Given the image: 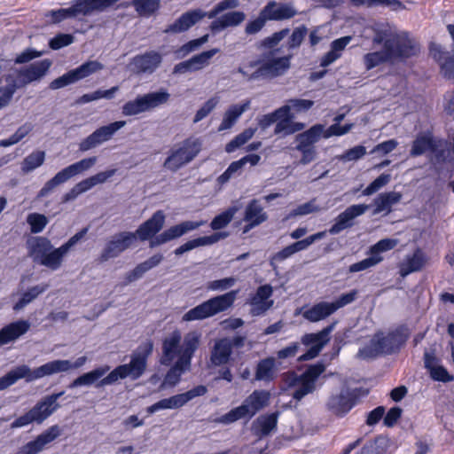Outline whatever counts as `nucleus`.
Here are the masks:
<instances>
[{
	"mask_svg": "<svg viewBox=\"0 0 454 454\" xmlns=\"http://www.w3.org/2000/svg\"><path fill=\"white\" fill-rule=\"evenodd\" d=\"M439 145L430 131L422 132L417 135L410 150V156L418 157L427 152L434 153Z\"/></svg>",
	"mask_w": 454,
	"mask_h": 454,
	"instance_id": "nucleus-33",
	"label": "nucleus"
},
{
	"mask_svg": "<svg viewBox=\"0 0 454 454\" xmlns=\"http://www.w3.org/2000/svg\"><path fill=\"white\" fill-rule=\"evenodd\" d=\"M231 349L228 338H222L215 340L211 350L210 362L215 366L226 364L231 358Z\"/></svg>",
	"mask_w": 454,
	"mask_h": 454,
	"instance_id": "nucleus-37",
	"label": "nucleus"
},
{
	"mask_svg": "<svg viewBox=\"0 0 454 454\" xmlns=\"http://www.w3.org/2000/svg\"><path fill=\"white\" fill-rule=\"evenodd\" d=\"M239 4V0H223L217 3L209 12H205L200 8L190 10L181 14V16L172 24H169L163 32L166 34H180L185 32L204 18H216L223 12L234 9L238 7Z\"/></svg>",
	"mask_w": 454,
	"mask_h": 454,
	"instance_id": "nucleus-6",
	"label": "nucleus"
},
{
	"mask_svg": "<svg viewBox=\"0 0 454 454\" xmlns=\"http://www.w3.org/2000/svg\"><path fill=\"white\" fill-rule=\"evenodd\" d=\"M27 223L29 224L32 233H39L46 227L48 219L44 215L31 213L27 216Z\"/></svg>",
	"mask_w": 454,
	"mask_h": 454,
	"instance_id": "nucleus-56",
	"label": "nucleus"
},
{
	"mask_svg": "<svg viewBox=\"0 0 454 454\" xmlns=\"http://www.w3.org/2000/svg\"><path fill=\"white\" fill-rule=\"evenodd\" d=\"M398 241L395 239H383L378 241L376 244L371 247L370 254L372 256H380V253L389 251L395 247Z\"/></svg>",
	"mask_w": 454,
	"mask_h": 454,
	"instance_id": "nucleus-61",
	"label": "nucleus"
},
{
	"mask_svg": "<svg viewBox=\"0 0 454 454\" xmlns=\"http://www.w3.org/2000/svg\"><path fill=\"white\" fill-rule=\"evenodd\" d=\"M278 412L260 416L254 422V434L260 438L269 435L278 425Z\"/></svg>",
	"mask_w": 454,
	"mask_h": 454,
	"instance_id": "nucleus-44",
	"label": "nucleus"
},
{
	"mask_svg": "<svg viewBox=\"0 0 454 454\" xmlns=\"http://www.w3.org/2000/svg\"><path fill=\"white\" fill-rule=\"evenodd\" d=\"M238 210V207L232 206L227 208L223 213L215 216L210 223L211 229L214 231H217L226 227L231 222Z\"/></svg>",
	"mask_w": 454,
	"mask_h": 454,
	"instance_id": "nucleus-51",
	"label": "nucleus"
},
{
	"mask_svg": "<svg viewBox=\"0 0 454 454\" xmlns=\"http://www.w3.org/2000/svg\"><path fill=\"white\" fill-rule=\"evenodd\" d=\"M270 393L267 390H254L247 396L242 403L227 413L216 418L218 424L230 425L239 419L250 420L257 412L270 403Z\"/></svg>",
	"mask_w": 454,
	"mask_h": 454,
	"instance_id": "nucleus-5",
	"label": "nucleus"
},
{
	"mask_svg": "<svg viewBox=\"0 0 454 454\" xmlns=\"http://www.w3.org/2000/svg\"><path fill=\"white\" fill-rule=\"evenodd\" d=\"M370 207L371 205L367 204L349 206L335 218V222L328 232L331 235H337L342 231L351 228L354 225V219L364 215Z\"/></svg>",
	"mask_w": 454,
	"mask_h": 454,
	"instance_id": "nucleus-22",
	"label": "nucleus"
},
{
	"mask_svg": "<svg viewBox=\"0 0 454 454\" xmlns=\"http://www.w3.org/2000/svg\"><path fill=\"white\" fill-rule=\"evenodd\" d=\"M116 169H109L103 172H98V174L91 176L86 179L82 180L87 191L90 190L94 186L98 184H101L106 183L110 177L114 176Z\"/></svg>",
	"mask_w": 454,
	"mask_h": 454,
	"instance_id": "nucleus-55",
	"label": "nucleus"
},
{
	"mask_svg": "<svg viewBox=\"0 0 454 454\" xmlns=\"http://www.w3.org/2000/svg\"><path fill=\"white\" fill-rule=\"evenodd\" d=\"M207 388L206 386L199 385L188 390L185 393L177 394L168 398H164L157 403L148 406L146 411L149 414H153L160 410L166 409H178L185 405L189 401L198 396L206 395Z\"/></svg>",
	"mask_w": 454,
	"mask_h": 454,
	"instance_id": "nucleus-15",
	"label": "nucleus"
},
{
	"mask_svg": "<svg viewBox=\"0 0 454 454\" xmlns=\"http://www.w3.org/2000/svg\"><path fill=\"white\" fill-rule=\"evenodd\" d=\"M402 200V194L398 192H388L380 193L373 200L375 208L372 215H378L382 212L390 213L392 207L399 203Z\"/></svg>",
	"mask_w": 454,
	"mask_h": 454,
	"instance_id": "nucleus-39",
	"label": "nucleus"
},
{
	"mask_svg": "<svg viewBox=\"0 0 454 454\" xmlns=\"http://www.w3.org/2000/svg\"><path fill=\"white\" fill-rule=\"evenodd\" d=\"M64 393L61 391L43 397L29 411L36 423L41 424L60 407L58 399Z\"/></svg>",
	"mask_w": 454,
	"mask_h": 454,
	"instance_id": "nucleus-25",
	"label": "nucleus"
},
{
	"mask_svg": "<svg viewBox=\"0 0 454 454\" xmlns=\"http://www.w3.org/2000/svg\"><path fill=\"white\" fill-rule=\"evenodd\" d=\"M51 64V60L48 59L36 61L25 68L20 69V75L23 76L22 79H24L26 84H28L44 76Z\"/></svg>",
	"mask_w": 454,
	"mask_h": 454,
	"instance_id": "nucleus-38",
	"label": "nucleus"
},
{
	"mask_svg": "<svg viewBox=\"0 0 454 454\" xmlns=\"http://www.w3.org/2000/svg\"><path fill=\"white\" fill-rule=\"evenodd\" d=\"M246 20V13L241 11H231L216 17L210 24L213 34L219 33L229 27H237Z\"/></svg>",
	"mask_w": 454,
	"mask_h": 454,
	"instance_id": "nucleus-35",
	"label": "nucleus"
},
{
	"mask_svg": "<svg viewBox=\"0 0 454 454\" xmlns=\"http://www.w3.org/2000/svg\"><path fill=\"white\" fill-rule=\"evenodd\" d=\"M104 66L97 60H89L72 69L63 75L54 79L51 82L49 88L51 90H59L67 85L75 83L76 82L84 79L90 74L103 69Z\"/></svg>",
	"mask_w": 454,
	"mask_h": 454,
	"instance_id": "nucleus-14",
	"label": "nucleus"
},
{
	"mask_svg": "<svg viewBox=\"0 0 454 454\" xmlns=\"http://www.w3.org/2000/svg\"><path fill=\"white\" fill-rule=\"evenodd\" d=\"M88 361L86 356L78 357L74 362L70 360H52L32 370L27 364H21L9 371L0 377V391L14 385L18 380L25 379L27 382H32L46 376L59 372H67L72 369L82 367Z\"/></svg>",
	"mask_w": 454,
	"mask_h": 454,
	"instance_id": "nucleus-3",
	"label": "nucleus"
},
{
	"mask_svg": "<svg viewBox=\"0 0 454 454\" xmlns=\"http://www.w3.org/2000/svg\"><path fill=\"white\" fill-rule=\"evenodd\" d=\"M383 258L381 256H372L371 254L370 257L365 258L358 262L353 263L348 267L349 273H356L359 271H363L368 270L378 263H380Z\"/></svg>",
	"mask_w": 454,
	"mask_h": 454,
	"instance_id": "nucleus-59",
	"label": "nucleus"
},
{
	"mask_svg": "<svg viewBox=\"0 0 454 454\" xmlns=\"http://www.w3.org/2000/svg\"><path fill=\"white\" fill-rule=\"evenodd\" d=\"M189 367L190 365H184L177 359L174 366L167 372L163 383L168 386H176L179 382L182 373Z\"/></svg>",
	"mask_w": 454,
	"mask_h": 454,
	"instance_id": "nucleus-54",
	"label": "nucleus"
},
{
	"mask_svg": "<svg viewBox=\"0 0 454 454\" xmlns=\"http://www.w3.org/2000/svg\"><path fill=\"white\" fill-rule=\"evenodd\" d=\"M119 90L118 86H114L109 90H98L91 93H87L78 98L74 104L82 105L100 98L111 99L114 98L115 92Z\"/></svg>",
	"mask_w": 454,
	"mask_h": 454,
	"instance_id": "nucleus-49",
	"label": "nucleus"
},
{
	"mask_svg": "<svg viewBox=\"0 0 454 454\" xmlns=\"http://www.w3.org/2000/svg\"><path fill=\"white\" fill-rule=\"evenodd\" d=\"M170 98V94L165 89L137 96L134 100L127 102L123 106L121 114H140L151 111L166 104Z\"/></svg>",
	"mask_w": 454,
	"mask_h": 454,
	"instance_id": "nucleus-13",
	"label": "nucleus"
},
{
	"mask_svg": "<svg viewBox=\"0 0 454 454\" xmlns=\"http://www.w3.org/2000/svg\"><path fill=\"white\" fill-rule=\"evenodd\" d=\"M126 121H117L97 129L90 136L80 142L79 150L81 152H87L97 148L104 143L111 140L114 135L124 127Z\"/></svg>",
	"mask_w": 454,
	"mask_h": 454,
	"instance_id": "nucleus-17",
	"label": "nucleus"
},
{
	"mask_svg": "<svg viewBox=\"0 0 454 454\" xmlns=\"http://www.w3.org/2000/svg\"><path fill=\"white\" fill-rule=\"evenodd\" d=\"M200 150L201 143L198 138H187L169 149L163 167L171 172H176L193 160Z\"/></svg>",
	"mask_w": 454,
	"mask_h": 454,
	"instance_id": "nucleus-10",
	"label": "nucleus"
},
{
	"mask_svg": "<svg viewBox=\"0 0 454 454\" xmlns=\"http://www.w3.org/2000/svg\"><path fill=\"white\" fill-rule=\"evenodd\" d=\"M336 323H333L316 333H306L301 337L304 346H311L307 352L299 356L300 362L309 361L317 357L324 346L329 341V334L333 331Z\"/></svg>",
	"mask_w": 454,
	"mask_h": 454,
	"instance_id": "nucleus-18",
	"label": "nucleus"
},
{
	"mask_svg": "<svg viewBox=\"0 0 454 454\" xmlns=\"http://www.w3.org/2000/svg\"><path fill=\"white\" fill-rule=\"evenodd\" d=\"M278 50L270 51L260 55V57L249 63L250 67H258L252 73L248 81H254L259 78H274L284 74L290 67L291 55L281 58H275L274 55Z\"/></svg>",
	"mask_w": 454,
	"mask_h": 454,
	"instance_id": "nucleus-9",
	"label": "nucleus"
},
{
	"mask_svg": "<svg viewBox=\"0 0 454 454\" xmlns=\"http://www.w3.org/2000/svg\"><path fill=\"white\" fill-rule=\"evenodd\" d=\"M267 20H284L294 18L297 11L290 4L270 1L262 9Z\"/></svg>",
	"mask_w": 454,
	"mask_h": 454,
	"instance_id": "nucleus-32",
	"label": "nucleus"
},
{
	"mask_svg": "<svg viewBox=\"0 0 454 454\" xmlns=\"http://www.w3.org/2000/svg\"><path fill=\"white\" fill-rule=\"evenodd\" d=\"M276 378V363L274 357H267L257 363L254 380L270 382Z\"/></svg>",
	"mask_w": 454,
	"mask_h": 454,
	"instance_id": "nucleus-42",
	"label": "nucleus"
},
{
	"mask_svg": "<svg viewBox=\"0 0 454 454\" xmlns=\"http://www.w3.org/2000/svg\"><path fill=\"white\" fill-rule=\"evenodd\" d=\"M28 254L33 262L51 270L60 268L64 255L60 247L54 248L45 237H33L27 240Z\"/></svg>",
	"mask_w": 454,
	"mask_h": 454,
	"instance_id": "nucleus-8",
	"label": "nucleus"
},
{
	"mask_svg": "<svg viewBox=\"0 0 454 454\" xmlns=\"http://www.w3.org/2000/svg\"><path fill=\"white\" fill-rule=\"evenodd\" d=\"M389 174H381L374 179L363 192L364 196H369L378 192L380 188L385 186L390 181Z\"/></svg>",
	"mask_w": 454,
	"mask_h": 454,
	"instance_id": "nucleus-63",
	"label": "nucleus"
},
{
	"mask_svg": "<svg viewBox=\"0 0 454 454\" xmlns=\"http://www.w3.org/2000/svg\"><path fill=\"white\" fill-rule=\"evenodd\" d=\"M182 336L179 331H174L170 336L165 338L162 342V356L160 364L163 365H170L176 356L180 355V342Z\"/></svg>",
	"mask_w": 454,
	"mask_h": 454,
	"instance_id": "nucleus-34",
	"label": "nucleus"
},
{
	"mask_svg": "<svg viewBox=\"0 0 454 454\" xmlns=\"http://www.w3.org/2000/svg\"><path fill=\"white\" fill-rule=\"evenodd\" d=\"M239 292V290H231L203 301L184 313L183 321L203 320L228 310L234 304Z\"/></svg>",
	"mask_w": 454,
	"mask_h": 454,
	"instance_id": "nucleus-7",
	"label": "nucleus"
},
{
	"mask_svg": "<svg viewBox=\"0 0 454 454\" xmlns=\"http://www.w3.org/2000/svg\"><path fill=\"white\" fill-rule=\"evenodd\" d=\"M74 42V36L73 35L59 33L49 41V47L57 51L72 44Z\"/></svg>",
	"mask_w": 454,
	"mask_h": 454,
	"instance_id": "nucleus-62",
	"label": "nucleus"
},
{
	"mask_svg": "<svg viewBox=\"0 0 454 454\" xmlns=\"http://www.w3.org/2000/svg\"><path fill=\"white\" fill-rule=\"evenodd\" d=\"M426 262L427 256L425 253L420 248H417L411 255L406 256L405 261L400 264V275L405 278L412 272L419 271Z\"/></svg>",
	"mask_w": 454,
	"mask_h": 454,
	"instance_id": "nucleus-36",
	"label": "nucleus"
},
{
	"mask_svg": "<svg viewBox=\"0 0 454 454\" xmlns=\"http://www.w3.org/2000/svg\"><path fill=\"white\" fill-rule=\"evenodd\" d=\"M334 309L328 301H320L302 313V317L309 322H318L325 319L334 313Z\"/></svg>",
	"mask_w": 454,
	"mask_h": 454,
	"instance_id": "nucleus-40",
	"label": "nucleus"
},
{
	"mask_svg": "<svg viewBox=\"0 0 454 454\" xmlns=\"http://www.w3.org/2000/svg\"><path fill=\"white\" fill-rule=\"evenodd\" d=\"M289 34L288 28H284L278 32H275L270 36L265 37L260 43V47L266 49H273L278 43Z\"/></svg>",
	"mask_w": 454,
	"mask_h": 454,
	"instance_id": "nucleus-64",
	"label": "nucleus"
},
{
	"mask_svg": "<svg viewBox=\"0 0 454 454\" xmlns=\"http://www.w3.org/2000/svg\"><path fill=\"white\" fill-rule=\"evenodd\" d=\"M364 65L367 70H371L380 64L387 62L392 59L387 50L380 51L370 52L364 55Z\"/></svg>",
	"mask_w": 454,
	"mask_h": 454,
	"instance_id": "nucleus-52",
	"label": "nucleus"
},
{
	"mask_svg": "<svg viewBox=\"0 0 454 454\" xmlns=\"http://www.w3.org/2000/svg\"><path fill=\"white\" fill-rule=\"evenodd\" d=\"M384 49L388 51L392 59H407L416 55L417 52L413 40H411L406 33L387 39L384 42Z\"/></svg>",
	"mask_w": 454,
	"mask_h": 454,
	"instance_id": "nucleus-21",
	"label": "nucleus"
},
{
	"mask_svg": "<svg viewBox=\"0 0 454 454\" xmlns=\"http://www.w3.org/2000/svg\"><path fill=\"white\" fill-rule=\"evenodd\" d=\"M346 115H336L334 121L336 123L331 125L327 129L323 124H316L310 127L306 131L300 133L303 138H306L309 142L315 145L320 138H329L333 136H342L347 134L353 127V124L340 125V122L344 119Z\"/></svg>",
	"mask_w": 454,
	"mask_h": 454,
	"instance_id": "nucleus-16",
	"label": "nucleus"
},
{
	"mask_svg": "<svg viewBox=\"0 0 454 454\" xmlns=\"http://www.w3.org/2000/svg\"><path fill=\"white\" fill-rule=\"evenodd\" d=\"M200 344V335L197 333H189L184 336L183 346L180 349L178 360L184 365H190L191 360Z\"/></svg>",
	"mask_w": 454,
	"mask_h": 454,
	"instance_id": "nucleus-41",
	"label": "nucleus"
},
{
	"mask_svg": "<svg viewBox=\"0 0 454 454\" xmlns=\"http://www.w3.org/2000/svg\"><path fill=\"white\" fill-rule=\"evenodd\" d=\"M45 160V152L36 150L24 158L21 162V171L23 174H28L41 167Z\"/></svg>",
	"mask_w": 454,
	"mask_h": 454,
	"instance_id": "nucleus-46",
	"label": "nucleus"
},
{
	"mask_svg": "<svg viewBox=\"0 0 454 454\" xmlns=\"http://www.w3.org/2000/svg\"><path fill=\"white\" fill-rule=\"evenodd\" d=\"M97 160L96 156L85 158L61 169L44 184L37 193V199L49 196L59 185L65 184L72 177L89 170L96 164Z\"/></svg>",
	"mask_w": 454,
	"mask_h": 454,
	"instance_id": "nucleus-11",
	"label": "nucleus"
},
{
	"mask_svg": "<svg viewBox=\"0 0 454 454\" xmlns=\"http://www.w3.org/2000/svg\"><path fill=\"white\" fill-rule=\"evenodd\" d=\"M153 343L147 341L140 345L130 356L129 364H121L111 371L110 366L106 364L97 367L92 371L85 372L69 384V388H75L82 386H91L96 383L97 387H102L116 383L120 380L130 378L132 380H138L145 372L147 360L153 352Z\"/></svg>",
	"mask_w": 454,
	"mask_h": 454,
	"instance_id": "nucleus-1",
	"label": "nucleus"
},
{
	"mask_svg": "<svg viewBox=\"0 0 454 454\" xmlns=\"http://www.w3.org/2000/svg\"><path fill=\"white\" fill-rule=\"evenodd\" d=\"M237 282L234 277L224 278L207 282V289L208 291L223 292L231 288Z\"/></svg>",
	"mask_w": 454,
	"mask_h": 454,
	"instance_id": "nucleus-60",
	"label": "nucleus"
},
{
	"mask_svg": "<svg viewBox=\"0 0 454 454\" xmlns=\"http://www.w3.org/2000/svg\"><path fill=\"white\" fill-rule=\"evenodd\" d=\"M30 326L29 321L23 319L4 325L0 329V347L16 341L29 331Z\"/></svg>",
	"mask_w": 454,
	"mask_h": 454,
	"instance_id": "nucleus-31",
	"label": "nucleus"
},
{
	"mask_svg": "<svg viewBox=\"0 0 454 454\" xmlns=\"http://www.w3.org/2000/svg\"><path fill=\"white\" fill-rule=\"evenodd\" d=\"M256 131L255 128L246 129L243 132L236 136L225 145V151L228 153L235 152L238 148L245 145L249 139H251Z\"/></svg>",
	"mask_w": 454,
	"mask_h": 454,
	"instance_id": "nucleus-53",
	"label": "nucleus"
},
{
	"mask_svg": "<svg viewBox=\"0 0 454 454\" xmlns=\"http://www.w3.org/2000/svg\"><path fill=\"white\" fill-rule=\"evenodd\" d=\"M165 218L166 216L162 210L153 213L148 220L140 224L137 231L133 232V234H136V239H138L140 241L150 240L149 246L151 248H153L181 238L206 223V221L203 220L184 221L156 235L162 229Z\"/></svg>",
	"mask_w": 454,
	"mask_h": 454,
	"instance_id": "nucleus-2",
	"label": "nucleus"
},
{
	"mask_svg": "<svg viewBox=\"0 0 454 454\" xmlns=\"http://www.w3.org/2000/svg\"><path fill=\"white\" fill-rule=\"evenodd\" d=\"M49 287L47 284H41L30 287L25 292L21 298L13 305V309L19 311L36 299L41 294L44 293Z\"/></svg>",
	"mask_w": 454,
	"mask_h": 454,
	"instance_id": "nucleus-45",
	"label": "nucleus"
},
{
	"mask_svg": "<svg viewBox=\"0 0 454 454\" xmlns=\"http://www.w3.org/2000/svg\"><path fill=\"white\" fill-rule=\"evenodd\" d=\"M219 51L220 50L218 48H214L209 51H202L200 54L194 55L190 59L195 70L198 71L202 69L206 65H207L209 59Z\"/></svg>",
	"mask_w": 454,
	"mask_h": 454,
	"instance_id": "nucleus-57",
	"label": "nucleus"
},
{
	"mask_svg": "<svg viewBox=\"0 0 454 454\" xmlns=\"http://www.w3.org/2000/svg\"><path fill=\"white\" fill-rule=\"evenodd\" d=\"M268 219L267 213L263 210L262 206L257 200H252L245 209L244 222L247 224L244 226L243 232L247 233L253 228L262 224Z\"/></svg>",
	"mask_w": 454,
	"mask_h": 454,
	"instance_id": "nucleus-30",
	"label": "nucleus"
},
{
	"mask_svg": "<svg viewBox=\"0 0 454 454\" xmlns=\"http://www.w3.org/2000/svg\"><path fill=\"white\" fill-rule=\"evenodd\" d=\"M161 62L162 55L160 52L149 51L135 56L130 61V66L137 74H153Z\"/></svg>",
	"mask_w": 454,
	"mask_h": 454,
	"instance_id": "nucleus-24",
	"label": "nucleus"
},
{
	"mask_svg": "<svg viewBox=\"0 0 454 454\" xmlns=\"http://www.w3.org/2000/svg\"><path fill=\"white\" fill-rule=\"evenodd\" d=\"M357 388L342 387L339 391L332 392L325 402V409L338 418L345 417L358 403Z\"/></svg>",
	"mask_w": 454,
	"mask_h": 454,
	"instance_id": "nucleus-12",
	"label": "nucleus"
},
{
	"mask_svg": "<svg viewBox=\"0 0 454 454\" xmlns=\"http://www.w3.org/2000/svg\"><path fill=\"white\" fill-rule=\"evenodd\" d=\"M408 338L409 331L403 326L396 328L387 335L377 333L369 345L359 349L357 356L363 359H370L383 354H394L401 348Z\"/></svg>",
	"mask_w": 454,
	"mask_h": 454,
	"instance_id": "nucleus-4",
	"label": "nucleus"
},
{
	"mask_svg": "<svg viewBox=\"0 0 454 454\" xmlns=\"http://www.w3.org/2000/svg\"><path fill=\"white\" fill-rule=\"evenodd\" d=\"M294 115H264L261 121L263 128L277 122L274 133L280 137H286L304 129L302 122L294 121Z\"/></svg>",
	"mask_w": 454,
	"mask_h": 454,
	"instance_id": "nucleus-23",
	"label": "nucleus"
},
{
	"mask_svg": "<svg viewBox=\"0 0 454 454\" xmlns=\"http://www.w3.org/2000/svg\"><path fill=\"white\" fill-rule=\"evenodd\" d=\"M326 234V231H319L315 234H312L301 240H298L293 244H291V247L294 252V254L306 250L310 245H312L314 242L322 239L325 238Z\"/></svg>",
	"mask_w": 454,
	"mask_h": 454,
	"instance_id": "nucleus-58",
	"label": "nucleus"
},
{
	"mask_svg": "<svg viewBox=\"0 0 454 454\" xmlns=\"http://www.w3.org/2000/svg\"><path fill=\"white\" fill-rule=\"evenodd\" d=\"M272 293L273 289L270 285H263L257 288L256 293L248 302L251 305L250 313L252 316H261L273 306L274 301L270 300Z\"/></svg>",
	"mask_w": 454,
	"mask_h": 454,
	"instance_id": "nucleus-27",
	"label": "nucleus"
},
{
	"mask_svg": "<svg viewBox=\"0 0 454 454\" xmlns=\"http://www.w3.org/2000/svg\"><path fill=\"white\" fill-rule=\"evenodd\" d=\"M429 55L438 64L441 74L445 79L454 80V51H449L441 44L431 43Z\"/></svg>",
	"mask_w": 454,
	"mask_h": 454,
	"instance_id": "nucleus-20",
	"label": "nucleus"
},
{
	"mask_svg": "<svg viewBox=\"0 0 454 454\" xmlns=\"http://www.w3.org/2000/svg\"><path fill=\"white\" fill-rule=\"evenodd\" d=\"M135 240L136 234L131 231H121L114 235L103 248L99 255V261L104 262L109 259L118 257L122 252L129 248Z\"/></svg>",
	"mask_w": 454,
	"mask_h": 454,
	"instance_id": "nucleus-19",
	"label": "nucleus"
},
{
	"mask_svg": "<svg viewBox=\"0 0 454 454\" xmlns=\"http://www.w3.org/2000/svg\"><path fill=\"white\" fill-rule=\"evenodd\" d=\"M22 78L20 69H14L4 76L5 86L0 88V108L9 103L18 89L27 85Z\"/></svg>",
	"mask_w": 454,
	"mask_h": 454,
	"instance_id": "nucleus-29",
	"label": "nucleus"
},
{
	"mask_svg": "<svg viewBox=\"0 0 454 454\" xmlns=\"http://www.w3.org/2000/svg\"><path fill=\"white\" fill-rule=\"evenodd\" d=\"M314 102L309 99L293 98L289 99L286 105L274 110L270 114H291L292 110L296 112H306L312 106Z\"/></svg>",
	"mask_w": 454,
	"mask_h": 454,
	"instance_id": "nucleus-47",
	"label": "nucleus"
},
{
	"mask_svg": "<svg viewBox=\"0 0 454 454\" xmlns=\"http://www.w3.org/2000/svg\"><path fill=\"white\" fill-rule=\"evenodd\" d=\"M221 234L214 233L210 236L200 237L197 239H191L184 244L181 245L174 250V254L176 256H180L189 251L199 247L209 246L219 240Z\"/></svg>",
	"mask_w": 454,
	"mask_h": 454,
	"instance_id": "nucleus-43",
	"label": "nucleus"
},
{
	"mask_svg": "<svg viewBox=\"0 0 454 454\" xmlns=\"http://www.w3.org/2000/svg\"><path fill=\"white\" fill-rule=\"evenodd\" d=\"M295 381L298 386L293 393V398L296 401H301L304 396L312 394L316 390V383L302 378L301 375L298 376Z\"/></svg>",
	"mask_w": 454,
	"mask_h": 454,
	"instance_id": "nucleus-50",
	"label": "nucleus"
},
{
	"mask_svg": "<svg viewBox=\"0 0 454 454\" xmlns=\"http://www.w3.org/2000/svg\"><path fill=\"white\" fill-rule=\"evenodd\" d=\"M119 0H74L71 5L75 19L79 16H90L94 12H103Z\"/></svg>",
	"mask_w": 454,
	"mask_h": 454,
	"instance_id": "nucleus-28",
	"label": "nucleus"
},
{
	"mask_svg": "<svg viewBox=\"0 0 454 454\" xmlns=\"http://www.w3.org/2000/svg\"><path fill=\"white\" fill-rule=\"evenodd\" d=\"M60 435V428L58 425L51 426L46 431L39 434L34 441L22 446L17 454H38L44 447Z\"/></svg>",
	"mask_w": 454,
	"mask_h": 454,
	"instance_id": "nucleus-26",
	"label": "nucleus"
},
{
	"mask_svg": "<svg viewBox=\"0 0 454 454\" xmlns=\"http://www.w3.org/2000/svg\"><path fill=\"white\" fill-rule=\"evenodd\" d=\"M132 6L140 16L149 17L160 7V0H132Z\"/></svg>",
	"mask_w": 454,
	"mask_h": 454,
	"instance_id": "nucleus-48",
	"label": "nucleus"
}]
</instances>
